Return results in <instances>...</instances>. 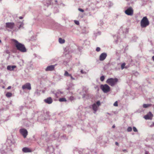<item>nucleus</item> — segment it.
Here are the masks:
<instances>
[{"instance_id":"4c0bfd02","label":"nucleus","mask_w":154,"mask_h":154,"mask_svg":"<svg viewBox=\"0 0 154 154\" xmlns=\"http://www.w3.org/2000/svg\"><path fill=\"white\" fill-rule=\"evenodd\" d=\"M80 72L82 74H85L86 73L85 72L83 71L82 69L81 70Z\"/></svg>"},{"instance_id":"de8ad7c7","label":"nucleus","mask_w":154,"mask_h":154,"mask_svg":"<svg viewBox=\"0 0 154 154\" xmlns=\"http://www.w3.org/2000/svg\"><path fill=\"white\" fill-rule=\"evenodd\" d=\"M67 63V62H66L65 61H64V62H63V64H65V65H66V64Z\"/></svg>"},{"instance_id":"473e14b6","label":"nucleus","mask_w":154,"mask_h":154,"mask_svg":"<svg viewBox=\"0 0 154 154\" xmlns=\"http://www.w3.org/2000/svg\"><path fill=\"white\" fill-rule=\"evenodd\" d=\"M133 130L135 132H137L138 131L137 129L135 127H133Z\"/></svg>"},{"instance_id":"f257e3e1","label":"nucleus","mask_w":154,"mask_h":154,"mask_svg":"<svg viewBox=\"0 0 154 154\" xmlns=\"http://www.w3.org/2000/svg\"><path fill=\"white\" fill-rule=\"evenodd\" d=\"M50 139L51 140H57L58 141L60 142L63 140H66L67 137L65 134L60 133L59 129L56 128L54 131L53 134L51 135Z\"/></svg>"},{"instance_id":"6e6552de","label":"nucleus","mask_w":154,"mask_h":154,"mask_svg":"<svg viewBox=\"0 0 154 154\" xmlns=\"http://www.w3.org/2000/svg\"><path fill=\"white\" fill-rule=\"evenodd\" d=\"M153 117V115L151 112H149L147 114L144 116V118L146 120H151Z\"/></svg>"},{"instance_id":"a878e982","label":"nucleus","mask_w":154,"mask_h":154,"mask_svg":"<svg viewBox=\"0 0 154 154\" xmlns=\"http://www.w3.org/2000/svg\"><path fill=\"white\" fill-rule=\"evenodd\" d=\"M82 153L81 152L78 151L77 150V149H76V150H74V154H81Z\"/></svg>"},{"instance_id":"c85d7f7f","label":"nucleus","mask_w":154,"mask_h":154,"mask_svg":"<svg viewBox=\"0 0 154 154\" xmlns=\"http://www.w3.org/2000/svg\"><path fill=\"white\" fill-rule=\"evenodd\" d=\"M132 130V128L131 127H129L127 129V131L128 132H131Z\"/></svg>"},{"instance_id":"7c9ffc66","label":"nucleus","mask_w":154,"mask_h":154,"mask_svg":"<svg viewBox=\"0 0 154 154\" xmlns=\"http://www.w3.org/2000/svg\"><path fill=\"white\" fill-rule=\"evenodd\" d=\"M105 79V77L103 75L100 77V80L101 81H103Z\"/></svg>"},{"instance_id":"2f4dec72","label":"nucleus","mask_w":154,"mask_h":154,"mask_svg":"<svg viewBox=\"0 0 154 154\" xmlns=\"http://www.w3.org/2000/svg\"><path fill=\"white\" fill-rule=\"evenodd\" d=\"M98 107L100 105V101H98L96 102V104Z\"/></svg>"},{"instance_id":"cd10ccee","label":"nucleus","mask_w":154,"mask_h":154,"mask_svg":"<svg viewBox=\"0 0 154 154\" xmlns=\"http://www.w3.org/2000/svg\"><path fill=\"white\" fill-rule=\"evenodd\" d=\"M125 63H122V64L121 65V68L122 69H123L125 68Z\"/></svg>"},{"instance_id":"f03ea898","label":"nucleus","mask_w":154,"mask_h":154,"mask_svg":"<svg viewBox=\"0 0 154 154\" xmlns=\"http://www.w3.org/2000/svg\"><path fill=\"white\" fill-rule=\"evenodd\" d=\"M12 41L15 43V45L17 49L23 52H25L26 51V49L24 45L18 42L17 40L13 39Z\"/></svg>"},{"instance_id":"72a5a7b5","label":"nucleus","mask_w":154,"mask_h":154,"mask_svg":"<svg viewBox=\"0 0 154 154\" xmlns=\"http://www.w3.org/2000/svg\"><path fill=\"white\" fill-rule=\"evenodd\" d=\"M74 22L75 24L77 25H79V23L78 21L75 20H74Z\"/></svg>"},{"instance_id":"37998d69","label":"nucleus","mask_w":154,"mask_h":154,"mask_svg":"<svg viewBox=\"0 0 154 154\" xmlns=\"http://www.w3.org/2000/svg\"><path fill=\"white\" fill-rule=\"evenodd\" d=\"M100 26H101L103 24V22L102 21H100Z\"/></svg>"},{"instance_id":"a18cd8bd","label":"nucleus","mask_w":154,"mask_h":154,"mask_svg":"<svg viewBox=\"0 0 154 154\" xmlns=\"http://www.w3.org/2000/svg\"><path fill=\"white\" fill-rule=\"evenodd\" d=\"M124 152H127V150L126 149H124L122 150Z\"/></svg>"},{"instance_id":"aec40b11","label":"nucleus","mask_w":154,"mask_h":154,"mask_svg":"<svg viewBox=\"0 0 154 154\" xmlns=\"http://www.w3.org/2000/svg\"><path fill=\"white\" fill-rule=\"evenodd\" d=\"M137 37L135 36H133L131 40V41L132 42H136V40H137Z\"/></svg>"},{"instance_id":"6ab92c4d","label":"nucleus","mask_w":154,"mask_h":154,"mask_svg":"<svg viewBox=\"0 0 154 154\" xmlns=\"http://www.w3.org/2000/svg\"><path fill=\"white\" fill-rule=\"evenodd\" d=\"M65 127H66V128H65V129L64 128V127H63V128L62 129L63 130H65L66 128H68V129L69 131H70V130H71L72 129V127L70 125H66V126H65Z\"/></svg>"},{"instance_id":"13d9d810","label":"nucleus","mask_w":154,"mask_h":154,"mask_svg":"<svg viewBox=\"0 0 154 154\" xmlns=\"http://www.w3.org/2000/svg\"><path fill=\"white\" fill-rule=\"evenodd\" d=\"M1 40H0V43H1Z\"/></svg>"},{"instance_id":"f8f14e48","label":"nucleus","mask_w":154,"mask_h":154,"mask_svg":"<svg viewBox=\"0 0 154 154\" xmlns=\"http://www.w3.org/2000/svg\"><path fill=\"white\" fill-rule=\"evenodd\" d=\"M22 88L23 89H27L30 90L31 89V85L29 83H26L22 86Z\"/></svg>"},{"instance_id":"ea45409f","label":"nucleus","mask_w":154,"mask_h":154,"mask_svg":"<svg viewBox=\"0 0 154 154\" xmlns=\"http://www.w3.org/2000/svg\"><path fill=\"white\" fill-rule=\"evenodd\" d=\"M78 10L79 11L82 12H83L84 11L83 9L80 8H79L78 9Z\"/></svg>"},{"instance_id":"a19ab883","label":"nucleus","mask_w":154,"mask_h":154,"mask_svg":"<svg viewBox=\"0 0 154 154\" xmlns=\"http://www.w3.org/2000/svg\"><path fill=\"white\" fill-rule=\"evenodd\" d=\"M149 127L151 128L154 127V122H152V124L150 125Z\"/></svg>"},{"instance_id":"393cba45","label":"nucleus","mask_w":154,"mask_h":154,"mask_svg":"<svg viewBox=\"0 0 154 154\" xmlns=\"http://www.w3.org/2000/svg\"><path fill=\"white\" fill-rule=\"evenodd\" d=\"M123 31L124 33L126 34L128 33V30L127 28H124Z\"/></svg>"},{"instance_id":"5701e85b","label":"nucleus","mask_w":154,"mask_h":154,"mask_svg":"<svg viewBox=\"0 0 154 154\" xmlns=\"http://www.w3.org/2000/svg\"><path fill=\"white\" fill-rule=\"evenodd\" d=\"M12 95V94L10 92H8L6 94V96L7 97H10Z\"/></svg>"},{"instance_id":"bf43d9fd","label":"nucleus","mask_w":154,"mask_h":154,"mask_svg":"<svg viewBox=\"0 0 154 154\" xmlns=\"http://www.w3.org/2000/svg\"><path fill=\"white\" fill-rule=\"evenodd\" d=\"M55 2H57V1L56 0H55Z\"/></svg>"},{"instance_id":"20e7f679","label":"nucleus","mask_w":154,"mask_h":154,"mask_svg":"<svg viewBox=\"0 0 154 154\" xmlns=\"http://www.w3.org/2000/svg\"><path fill=\"white\" fill-rule=\"evenodd\" d=\"M118 80L117 78H109L107 79L106 82L112 86H113L116 84Z\"/></svg>"},{"instance_id":"c03bdc74","label":"nucleus","mask_w":154,"mask_h":154,"mask_svg":"<svg viewBox=\"0 0 154 154\" xmlns=\"http://www.w3.org/2000/svg\"><path fill=\"white\" fill-rule=\"evenodd\" d=\"M115 144L118 146H119V143L117 142H115Z\"/></svg>"},{"instance_id":"0eeeda50","label":"nucleus","mask_w":154,"mask_h":154,"mask_svg":"<svg viewBox=\"0 0 154 154\" xmlns=\"http://www.w3.org/2000/svg\"><path fill=\"white\" fill-rule=\"evenodd\" d=\"M20 133L23 135L24 138L26 137L28 132L26 129H21L20 130Z\"/></svg>"},{"instance_id":"5fc2aeb1","label":"nucleus","mask_w":154,"mask_h":154,"mask_svg":"<svg viewBox=\"0 0 154 154\" xmlns=\"http://www.w3.org/2000/svg\"><path fill=\"white\" fill-rule=\"evenodd\" d=\"M85 95H84H84H83V98H84V97H85Z\"/></svg>"},{"instance_id":"052dcab7","label":"nucleus","mask_w":154,"mask_h":154,"mask_svg":"<svg viewBox=\"0 0 154 154\" xmlns=\"http://www.w3.org/2000/svg\"><path fill=\"white\" fill-rule=\"evenodd\" d=\"M153 105V106H154V104Z\"/></svg>"},{"instance_id":"9b49d317","label":"nucleus","mask_w":154,"mask_h":154,"mask_svg":"<svg viewBox=\"0 0 154 154\" xmlns=\"http://www.w3.org/2000/svg\"><path fill=\"white\" fill-rule=\"evenodd\" d=\"M53 93L57 97H58L60 95L63 94V92L59 90L54 91L53 92Z\"/></svg>"},{"instance_id":"f704fd0d","label":"nucleus","mask_w":154,"mask_h":154,"mask_svg":"<svg viewBox=\"0 0 154 154\" xmlns=\"http://www.w3.org/2000/svg\"><path fill=\"white\" fill-rule=\"evenodd\" d=\"M96 50L97 52H99L100 50V47H97L96 48Z\"/></svg>"},{"instance_id":"dca6fc26","label":"nucleus","mask_w":154,"mask_h":154,"mask_svg":"<svg viewBox=\"0 0 154 154\" xmlns=\"http://www.w3.org/2000/svg\"><path fill=\"white\" fill-rule=\"evenodd\" d=\"M16 66H8L7 67V69L10 71H13L14 68H16Z\"/></svg>"},{"instance_id":"c9c22d12","label":"nucleus","mask_w":154,"mask_h":154,"mask_svg":"<svg viewBox=\"0 0 154 154\" xmlns=\"http://www.w3.org/2000/svg\"><path fill=\"white\" fill-rule=\"evenodd\" d=\"M113 106H118V102L117 101H116L113 104Z\"/></svg>"},{"instance_id":"a211bd4d","label":"nucleus","mask_w":154,"mask_h":154,"mask_svg":"<svg viewBox=\"0 0 154 154\" xmlns=\"http://www.w3.org/2000/svg\"><path fill=\"white\" fill-rule=\"evenodd\" d=\"M19 25V26H18V28L19 29H21L23 28V25L24 24L23 22L17 24V25L18 26Z\"/></svg>"},{"instance_id":"8fccbe9b","label":"nucleus","mask_w":154,"mask_h":154,"mask_svg":"<svg viewBox=\"0 0 154 154\" xmlns=\"http://www.w3.org/2000/svg\"><path fill=\"white\" fill-rule=\"evenodd\" d=\"M148 152L146 151L145 152V154H148Z\"/></svg>"},{"instance_id":"f3484780","label":"nucleus","mask_w":154,"mask_h":154,"mask_svg":"<svg viewBox=\"0 0 154 154\" xmlns=\"http://www.w3.org/2000/svg\"><path fill=\"white\" fill-rule=\"evenodd\" d=\"M23 151L24 152H31V150L27 147H24L22 149Z\"/></svg>"},{"instance_id":"6e6d98bb","label":"nucleus","mask_w":154,"mask_h":154,"mask_svg":"<svg viewBox=\"0 0 154 154\" xmlns=\"http://www.w3.org/2000/svg\"><path fill=\"white\" fill-rule=\"evenodd\" d=\"M67 89H68V90H69V88H67Z\"/></svg>"},{"instance_id":"e433bc0d","label":"nucleus","mask_w":154,"mask_h":154,"mask_svg":"<svg viewBox=\"0 0 154 154\" xmlns=\"http://www.w3.org/2000/svg\"><path fill=\"white\" fill-rule=\"evenodd\" d=\"M133 74L136 76H137L139 74V73L137 72H135L133 73Z\"/></svg>"},{"instance_id":"9d476101","label":"nucleus","mask_w":154,"mask_h":154,"mask_svg":"<svg viewBox=\"0 0 154 154\" xmlns=\"http://www.w3.org/2000/svg\"><path fill=\"white\" fill-rule=\"evenodd\" d=\"M5 25L6 28H9L11 29H12L14 26V24L13 22L6 23Z\"/></svg>"},{"instance_id":"39448f33","label":"nucleus","mask_w":154,"mask_h":154,"mask_svg":"<svg viewBox=\"0 0 154 154\" xmlns=\"http://www.w3.org/2000/svg\"><path fill=\"white\" fill-rule=\"evenodd\" d=\"M100 88L104 93H107L110 91V87L107 84L101 85Z\"/></svg>"},{"instance_id":"4be33fe9","label":"nucleus","mask_w":154,"mask_h":154,"mask_svg":"<svg viewBox=\"0 0 154 154\" xmlns=\"http://www.w3.org/2000/svg\"><path fill=\"white\" fill-rule=\"evenodd\" d=\"M59 43L61 44H63L65 42V40L60 38H59Z\"/></svg>"},{"instance_id":"3c124183","label":"nucleus","mask_w":154,"mask_h":154,"mask_svg":"<svg viewBox=\"0 0 154 154\" xmlns=\"http://www.w3.org/2000/svg\"><path fill=\"white\" fill-rule=\"evenodd\" d=\"M152 59L153 61H154V56L152 57Z\"/></svg>"},{"instance_id":"4468645a","label":"nucleus","mask_w":154,"mask_h":154,"mask_svg":"<svg viewBox=\"0 0 154 154\" xmlns=\"http://www.w3.org/2000/svg\"><path fill=\"white\" fill-rule=\"evenodd\" d=\"M91 106L92 107V109L94 111V113H95L97 110L98 107L97 104L94 103L90 107H91Z\"/></svg>"},{"instance_id":"c756f323","label":"nucleus","mask_w":154,"mask_h":154,"mask_svg":"<svg viewBox=\"0 0 154 154\" xmlns=\"http://www.w3.org/2000/svg\"><path fill=\"white\" fill-rule=\"evenodd\" d=\"M51 1H48L46 4H45V5L48 6L49 5L51 4Z\"/></svg>"},{"instance_id":"ddd939ff","label":"nucleus","mask_w":154,"mask_h":154,"mask_svg":"<svg viewBox=\"0 0 154 154\" xmlns=\"http://www.w3.org/2000/svg\"><path fill=\"white\" fill-rule=\"evenodd\" d=\"M107 56V54L105 53H102L100 56L99 60L100 61L104 60L106 58Z\"/></svg>"},{"instance_id":"412c9836","label":"nucleus","mask_w":154,"mask_h":154,"mask_svg":"<svg viewBox=\"0 0 154 154\" xmlns=\"http://www.w3.org/2000/svg\"><path fill=\"white\" fill-rule=\"evenodd\" d=\"M59 100L60 102L66 101V99L64 97H62L60 98Z\"/></svg>"},{"instance_id":"b1692460","label":"nucleus","mask_w":154,"mask_h":154,"mask_svg":"<svg viewBox=\"0 0 154 154\" xmlns=\"http://www.w3.org/2000/svg\"><path fill=\"white\" fill-rule=\"evenodd\" d=\"M151 104H143V107L144 108H147L148 107L151 106Z\"/></svg>"},{"instance_id":"7ed1b4c3","label":"nucleus","mask_w":154,"mask_h":154,"mask_svg":"<svg viewBox=\"0 0 154 154\" xmlns=\"http://www.w3.org/2000/svg\"><path fill=\"white\" fill-rule=\"evenodd\" d=\"M149 22L146 17H143L140 22V26L142 28H145L149 25Z\"/></svg>"},{"instance_id":"bb28decb","label":"nucleus","mask_w":154,"mask_h":154,"mask_svg":"<svg viewBox=\"0 0 154 154\" xmlns=\"http://www.w3.org/2000/svg\"><path fill=\"white\" fill-rule=\"evenodd\" d=\"M64 75L66 76H71V74H69L67 71H65L64 74Z\"/></svg>"},{"instance_id":"58836bf2","label":"nucleus","mask_w":154,"mask_h":154,"mask_svg":"<svg viewBox=\"0 0 154 154\" xmlns=\"http://www.w3.org/2000/svg\"><path fill=\"white\" fill-rule=\"evenodd\" d=\"M35 94H37V95H38V94H39V91H38V90H37L35 92Z\"/></svg>"},{"instance_id":"423d86ee","label":"nucleus","mask_w":154,"mask_h":154,"mask_svg":"<svg viewBox=\"0 0 154 154\" xmlns=\"http://www.w3.org/2000/svg\"><path fill=\"white\" fill-rule=\"evenodd\" d=\"M125 12L128 15L131 16L133 14V10L131 7L128 8L125 11Z\"/></svg>"},{"instance_id":"79ce46f5","label":"nucleus","mask_w":154,"mask_h":154,"mask_svg":"<svg viewBox=\"0 0 154 154\" xmlns=\"http://www.w3.org/2000/svg\"><path fill=\"white\" fill-rule=\"evenodd\" d=\"M70 76V77L71 79L72 80H75V78L73 77L71 75V76Z\"/></svg>"},{"instance_id":"09e8293b","label":"nucleus","mask_w":154,"mask_h":154,"mask_svg":"<svg viewBox=\"0 0 154 154\" xmlns=\"http://www.w3.org/2000/svg\"><path fill=\"white\" fill-rule=\"evenodd\" d=\"M19 19H22L23 18V17H19Z\"/></svg>"},{"instance_id":"603ef678","label":"nucleus","mask_w":154,"mask_h":154,"mask_svg":"<svg viewBox=\"0 0 154 154\" xmlns=\"http://www.w3.org/2000/svg\"><path fill=\"white\" fill-rule=\"evenodd\" d=\"M112 128H114L115 127V126L114 125H113L112 127Z\"/></svg>"},{"instance_id":"4d7b16f0","label":"nucleus","mask_w":154,"mask_h":154,"mask_svg":"<svg viewBox=\"0 0 154 154\" xmlns=\"http://www.w3.org/2000/svg\"><path fill=\"white\" fill-rule=\"evenodd\" d=\"M107 113L108 114L110 115V114L109 113Z\"/></svg>"},{"instance_id":"864d4df0","label":"nucleus","mask_w":154,"mask_h":154,"mask_svg":"<svg viewBox=\"0 0 154 154\" xmlns=\"http://www.w3.org/2000/svg\"><path fill=\"white\" fill-rule=\"evenodd\" d=\"M8 142H11V140H9V141H8Z\"/></svg>"},{"instance_id":"2eb2a0df","label":"nucleus","mask_w":154,"mask_h":154,"mask_svg":"<svg viewBox=\"0 0 154 154\" xmlns=\"http://www.w3.org/2000/svg\"><path fill=\"white\" fill-rule=\"evenodd\" d=\"M44 102L48 104L51 103L53 102V100L50 97H48L47 99L44 100Z\"/></svg>"},{"instance_id":"49530a36","label":"nucleus","mask_w":154,"mask_h":154,"mask_svg":"<svg viewBox=\"0 0 154 154\" xmlns=\"http://www.w3.org/2000/svg\"><path fill=\"white\" fill-rule=\"evenodd\" d=\"M11 86H9L8 87V88H7V89H11Z\"/></svg>"},{"instance_id":"1a4fd4ad","label":"nucleus","mask_w":154,"mask_h":154,"mask_svg":"<svg viewBox=\"0 0 154 154\" xmlns=\"http://www.w3.org/2000/svg\"><path fill=\"white\" fill-rule=\"evenodd\" d=\"M56 64L54 65H51L48 66L45 69V70L46 71H52L54 70L55 66Z\"/></svg>"}]
</instances>
